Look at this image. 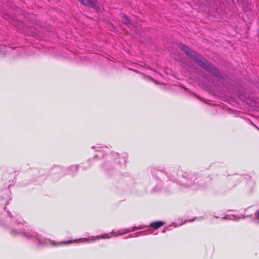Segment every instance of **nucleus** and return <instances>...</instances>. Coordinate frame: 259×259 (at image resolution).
I'll use <instances>...</instances> for the list:
<instances>
[{
  "label": "nucleus",
  "mask_w": 259,
  "mask_h": 259,
  "mask_svg": "<svg viewBox=\"0 0 259 259\" xmlns=\"http://www.w3.org/2000/svg\"><path fill=\"white\" fill-rule=\"evenodd\" d=\"M178 47L190 58L198 65H209L205 58L198 54L196 52L190 49L188 47L182 43L178 44Z\"/></svg>",
  "instance_id": "1"
},
{
  "label": "nucleus",
  "mask_w": 259,
  "mask_h": 259,
  "mask_svg": "<svg viewBox=\"0 0 259 259\" xmlns=\"http://www.w3.org/2000/svg\"><path fill=\"white\" fill-rule=\"evenodd\" d=\"M146 227L145 226H139V227H134V228H133L132 229H126L125 230V231H124V232L123 231V230H122L121 231L122 232H121L120 231H116V232H113H113H112L110 233L105 234L104 235H100V236H97L96 237H92L91 238H89L88 239L82 238V239H80L79 240L87 241L88 242H90V241H91V240H92L93 239H99L100 238L101 239L110 238L112 237L113 236H117L120 235H123V234H124L125 233H126L127 232H131L132 231H133L135 229H144Z\"/></svg>",
  "instance_id": "2"
},
{
  "label": "nucleus",
  "mask_w": 259,
  "mask_h": 259,
  "mask_svg": "<svg viewBox=\"0 0 259 259\" xmlns=\"http://www.w3.org/2000/svg\"><path fill=\"white\" fill-rule=\"evenodd\" d=\"M27 236H33V234H31V235H26ZM34 236L35 237H36L37 239L40 241V243L42 244H46V245H49V244H52V245H61V244H67L68 243H71V242H75L76 240H74V241H69V242H58L57 243V244H56L55 243H54V242L53 241H51L49 240H47V239H45L43 242L41 241V239H40V236H39L38 235H34Z\"/></svg>",
  "instance_id": "3"
},
{
  "label": "nucleus",
  "mask_w": 259,
  "mask_h": 259,
  "mask_svg": "<svg viewBox=\"0 0 259 259\" xmlns=\"http://www.w3.org/2000/svg\"><path fill=\"white\" fill-rule=\"evenodd\" d=\"M83 5L88 7H91L95 10H98L99 6L96 0H78Z\"/></svg>",
  "instance_id": "4"
},
{
  "label": "nucleus",
  "mask_w": 259,
  "mask_h": 259,
  "mask_svg": "<svg viewBox=\"0 0 259 259\" xmlns=\"http://www.w3.org/2000/svg\"><path fill=\"white\" fill-rule=\"evenodd\" d=\"M164 225V223L161 221L155 222L151 223L150 226L153 227L155 229H158L163 226Z\"/></svg>",
  "instance_id": "5"
},
{
  "label": "nucleus",
  "mask_w": 259,
  "mask_h": 259,
  "mask_svg": "<svg viewBox=\"0 0 259 259\" xmlns=\"http://www.w3.org/2000/svg\"><path fill=\"white\" fill-rule=\"evenodd\" d=\"M121 21L123 23L128 24L130 23L129 19L126 15H124L123 14H121Z\"/></svg>",
  "instance_id": "6"
},
{
  "label": "nucleus",
  "mask_w": 259,
  "mask_h": 259,
  "mask_svg": "<svg viewBox=\"0 0 259 259\" xmlns=\"http://www.w3.org/2000/svg\"><path fill=\"white\" fill-rule=\"evenodd\" d=\"M152 232H149V231H146L144 232H138L134 235H131L129 236V237H137L139 235H142L143 234H151L152 233Z\"/></svg>",
  "instance_id": "7"
},
{
  "label": "nucleus",
  "mask_w": 259,
  "mask_h": 259,
  "mask_svg": "<svg viewBox=\"0 0 259 259\" xmlns=\"http://www.w3.org/2000/svg\"><path fill=\"white\" fill-rule=\"evenodd\" d=\"M73 168L75 170H76V169H77L76 167H75V166L73 167Z\"/></svg>",
  "instance_id": "8"
},
{
  "label": "nucleus",
  "mask_w": 259,
  "mask_h": 259,
  "mask_svg": "<svg viewBox=\"0 0 259 259\" xmlns=\"http://www.w3.org/2000/svg\"><path fill=\"white\" fill-rule=\"evenodd\" d=\"M204 66V68H206V67H207V66L205 65V66Z\"/></svg>",
  "instance_id": "9"
}]
</instances>
